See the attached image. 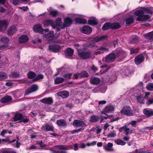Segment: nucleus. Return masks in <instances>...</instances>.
<instances>
[{"instance_id": "f257e3e1", "label": "nucleus", "mask_w": 153, "mask_h": 153, "mask_svg": "<svg viewBox=\"0 0 153 153\" xmlns=\"http://www.w3.org/2000/svg\"><path fill=\"white\" fill-rule=\"evenodd\" d=\"M78 56L79 57L83 60L89 59L91 57V53L89 52L85 51V48H77Z\"/></svg>"}, {"instance_id": "f03ea898", "label": "nucleus", "mask_w": 153, "mask_h": 153, "mask_svg": "<svg viewBox=\"0 0 153 153\" xmlns=\"http://www.w3.org/2000/svg\"><path fill=\"white\" fill-rule=\"evenodd\" d=\"M113 52L116 55V57L121 59L125 58L127 55V53L120 48H117Z\"/></svg>"}, {"instance_id": "7ed1b4c3", "label": "nucleus", "mask_w": 153, "mask_h": 153, "mask_svg": "<svg viewBox=\"0 0 153 153\" xmlns=\"http://www.w3.org/2000/svg\"><path fill=\"white\" fill-rule=\"evenodd\" d=\"M120 113L128 116H131L134 115L133 111L130 107L129 106H126L123 107V109L120 111Z\"/></svg>"}, {"instance_id": "20e7f679", "label": "nucleus", "mask_w": 153, "mask_h": 153, "mask_svg": "<svg viewBox=\"0 0 153 153\" xmlns=\"http://www.w3.org/2000/svg\"><path fill=\"white\" fill-rule=\"evenodd\" d=\"M116 59V55L114 52L109 54L105 58V61L107 63H112L114 62Z\"/></svg>"}, {"instance_id": "39448f33", "label": "nucleus", "mask_w": 153, "mask_h": 153, "mask_svg": "<svg viewBox=\"0 0 153 153\" xmlns=\"http://www.w3.org/2000/svg\"><path fill=\"white\" fill-rule=\"evenodd\" d=\"M38 89V86L36 84L33 85L26 90L25 93V95H28L31 93L36 91Z\"/></svg>"}, {"instance_id": "423d86ee", "label": "nucleus", "mask_w": 153, "mask_h": 153, "mask_svg": "<svg viewBox=\"0 0 153 153\" xmlns=\"http://www.w3.org/2000/svg\"><path fill=\"white\" fill-rule=\"evenodd\" d=\"M115 107L114 106L109 105L106 106L103 109V110L101 112L102 114H105L108 116L106 114V113H111L114 111Z\"/></svg>"}, {"instance_id": "0eeeda50", "label": "nucleus", "mask_w": 153, "mask_h": 153, "mask_svg": "<svg viewBox=\"0 0 153 153\" xmlns=\"http://www.w3.org/2000/svg\"><path fill=\"white\" fill-rule=\"evenodd\" d=\"M42 131L53 132L54 131V127L53 126H51L48 123H46L41 128Z\"/></svg>"}, {"instance_id": "6e6552de", "label": "nucleus", "mask_w": 153, "mask_h": 153, "mask_svg": "<svg viewBox=\"0 0 153 153\" xmlns=\"http://www.w3.org/2000/svg\"><path fill=\"white\" fill-rule=\"evenodd\" d=\"M73 125L74 127L76 128L80 127H85L87 126L84 122L79 120H75L73 123Z\"/></svg>"}, {"instance_id": "1a4fd4ad", "label": "nucleus", "mask_w": 153, "mask_h": 153, "mask_svg": "<svg viewBox=\"0 0 153 153\" xmlns=\"http://www.w3.org/2000/svg\"><path fill=\"white\" fill-rule=\"evenodd\" d=\"M80 31L86 34H90L92 31V28L88 26L85 25L80 29Z\"/></svg>"}, {"instance_id": "9d476101", "label": "nucleus", "mask_w": 153, "mask_h": 153, "mask_svg": "<svg viewBox=\"0 0 153 153\" xmlns=\"http://www.w3.org/2000/svg\"><path fill=\"white\" fill-rule=\"evenodd\" d=\"M8 25L7 21L5 20H0V31L4 32Z\"/></svg>"}, {"instance_id": "9b49d317", "label": "nucleus", "mask_w": 153, "mask_h": 153, "mask_svg": "<svg viewBox=\"0 0 153 153\" xmlns=\"http://www.w3.org/2000/svg\"><path fill=\"white\" fill-rule=\"evenodd\" d=\"M43 23L45 27L51 26L54 29L56 28V25L54 21L53 20L47 19L44 21Z\"/></svg>"}, {"instance_id": "f8f14e48", "label": "nucleus", "mask_w": 153, "mask_h": 153, "mask_svg": "<svg viewBox=\"0 0 153 153\" xmlns=\"http://www.w3.org/2000/svg\"><path fill=\"white\" fill-rule=\"evenodd\" d=\"M107 37V36H102L100 37H95L91 38V40L90 43L95 45L96 43L102 40L106 39Z\"/></svg>"}, {"instance_id": "ddd939ff", "label": "nucleus", "mask_w": 153, "mask_h": 153, "mask_svg": "<svg viewBox=\"0 0 153 153\" xmlns=\"http://www.w3.org/2000/svg\"><path fill=\"white\" fill-rule=\"evenodd\" d=\"M60 46L57 45H51L48 46V50L52 52H57L60 50Z\"/></svg>"}, {"instance_id": "4468645a", "label": "nucleus", "mask_w": 153, "mask_h": 153, "mask_svg": "<svg viewBox=\"0 0 153 153\" xmlns=\"http://www.w3.org/2000/svg\"><path fill=\"white\" fill-rule=\"evenodd\" d=\"M64 53L67 58L70 59L73 55L74 50L70 48H68L65 50Z\"/></svg>"}, {"instance_id": "2eb2a0df", "label": "nucleus", "mask_w": 153, "mask_h": 153, "mask_svg": "<svg viewBox=\"0 0 153 153\" xmlns=\"http://www.w3.org/2000/svg\"><path fill=\"white\" fill-rule=\"evenodd\" d=\"M144 56L142 54H140L136 56L134 59V62L136 65H138L144 61Z\"/></svg>"}, {"instance_id": "dca6fc26", "label": "nucleus", "mask_w": 153, "mask_h": 153, "mask_svg": "<svg viewBox=\"0 0 153 153\" xmlns=\"http://www.w3.org/2000/svg\"><path fill=\"white\" fill-rule=\"evenodd\" d=\"M33 30L35 32L41 34L43 33V29L40 24L35 25L33 27Z\"/></svg>"}, {"instance_id": "f3484780", "label": "nucleus", "mask_w": 153, "mask_h": 153, "mask_svg": "<svg viewBox=\"0 0 153 153\" xmlns=\"http://www.w3.org/2000/svg\"><path fill=\"white\" fill-rule=\"evenodd\" d=\"M40 101L45 104H47L48 105H51L53 102V100L52 98L51 97H45L41 100Z\"/></svg>"}, {"instance_id": "a211bd4d", "label": "nucleus", "mask_w": 153, "mask_h": 153, "mask_svg": "<svg viewBox=\"0 0 153 153\" xmlns=\"http://www.w3.org/2000/svg\"><path fill=\"white\" fill-rule=\"evenodd\" d=\"M143 112L147 117H149L153 116V109L151 108H145L143 110Z\"/></svg>"}, {"instance_id": "6ab92c4d", "label": "nucleus", "mask_w": 153, "mask_h": 153, "mask_svg": "<svg viewBox=\"0 0 153 153\" xmlns=\"http://www.w3.org/2000/svg\"><path fill=\"white\" fill-rule=\"evenodd\" d=\"M18 40L20 44L25 43L28 41L29 38L25 35H22L19 37Z\"/></svg>"}, {"instance_id": "aec40b11", "label": "nucleus", "mask_w": 153, "mask_h": 153, "mask_svg": "<svg viewBox=\"0 0 153 153\" xmlns=\"http://www.w3.org/2000/svg\"><path fill=\"white\" fill-rule=\"evenodd\" d=\"M12 100V97L10 96L7 95L2 98L0 102L3 103H9L11 102Z\"/></svg>"}, {"instance_id": "412c9836", "label": "nucleus", "mask_w": 153, "mask_h": 153, "mask_svg": "<svg viewBox=\"0 0 153 153\" xmlns=\"http://www.w3.org/2000/svg\"><path fill=\"white\" fill-rule=\"evenodd\" d=\"M139 39L137 36L134 35L132 36L131 37L130 40V43L134 44H135L139 42Z\"/></svg>"}, {"instance_id": "4be33fe9", "label": "nucleus", "mask_w": 153, "mask_h": 153, "mask_svg": "<svg viewBox=\"0 0 153 153\" xmlns=\"http://www.w3.org/2000/svg\"><path fill=\"white\" fill-rule=\"evenodd\" d=\"M17 31L16 27L14 26L10 27L7 30V35L8 36H11Z\"/></svg>"}, {"instance_id": "5701e85b", "label": "nucleus", "mask_w": 153, "mask_h": 153, "mask_svg": "<svg viewBox=\"0 0 153 153\" xmlns=\"http://www.w3.org/2000/svg\"><path fill=\"white\" fill-rule=\"evenodd\" d=\"M100 79L96 77H92L90 80V83L93 85H98L100 83Z\"/></svg>"}, {"instance_id": "b1692460", "label": "nucleus", "mask_w": 153, "mask_h": 153, "mask_svg": "<svg viewBox=\"0 0 153 153\" xmlns=\"http://www.w3.org/2000/svg\"><path fill=\"white\" fill-rule=\"evenodd\" d=\"M111 28L113 30L118 29L121 27V25L117 22L111 23Z\"/></svg>"}, {"instance_id": "393cba45", "label": "nucleus", "mask_w": 153, "mask_h": 153, "mask_svg": "<svg viewBox=\"0 0 153 153\" xmlns=\"http://www.w3.org/2000/svg\"><path fill=\"white\" fill-rule=\"evenodd\" d=\"M56 124L59 126L65 127L67 126L65 120L63 119L57 120L56 121Z\"/></svg>"}, {"instance_id": "a878e982", "label": "nucleus", "mask_w": 153, "mask_h": 153, "mask_svg": "<svg viewBox=\"0 0 153 153\" xmlns=\"http://www.w3.org/2000/svg\"><path fill=\"white\" fill-rule=\"evenodd\" d=\"M54 32L53 31H51L48 33L45 34V37L49 40H51L54 36Z\"/></svg>"}, {"instance_id": "bb28decb", "label": "nucleus", "mask_w": 153, "mask_h": 153, "mask_svg": "<svg viewBox=\"0 0 153 153\" xmlns=\"http://www.w3.org/2000/svg\"><path fill=\"white\" fill-rule=\"evenodd\" d=\"M88 25H95L98 23L97 20L95 18L90 19L88 20Z\"/></svg>"}, {"instance_id": "cd10ccee", "label": "nucleus", "mask_w": 153, "mask_h": 153, "mask_svg": "<svg viewBox=\"0 0 153 153\" xmlns=\"http://www.w3.org/2000/svg\"><path fill=\"white\" fill-rule=\"evenodd\" d=\"M23 118V116L22 114L17 113H16L14 117V122H16L18 120L21 121Z\"/></svg>"}, {"instance_id": "c85d7f7f", "label": "nucleus", "mask_w": 153, "mask_h": 153, "mask_svg": "<svg viewBox=\"0 0 153 153\" xmlns=\"http://www.w3.org/2000/svg\"><path fill=\"white\" fill-rule=\"evenodd\" d=\"M144 36L147 39H149L150 41H153V31L145 34Z\"/></svg>"}, {"instance_id": "c756f323", "label": "nucleus", "mask_w": 153, "mask_h": 153, "mask_svg": "<svg viewBox=\"0 0 153 153\" xmlns=\"http://www.w3.org/2000/svg\"><path fill=\"white\" fill-rule=\"evenodd\" d=\"M74 20L76 23L79 24H85L87 22L86 19L79 18H75Z\"/></svg>"}, {"instance_id": "7c9ffc66", "label": "nucleus", "mask_w": 153, "mask_h": 153, "mask_svg": "<svg viewBox=\"0 0 153 153\" xmlns=\"http://www.w3.org/2000/svg\"><path fill=\"white\" fill-rule=\"evenodd\" d=\"M99 118L98 116L95 115H92L90 117L89 121L91 123H96L99 120Z\"/></svg>"}, {"instance_id": "2f4dec72", "label": "nucleus", "mask_w": 153, "mask_h": 153, "mask_svg": "<svg viewBox=\"0 0 153 153\" xmlns=\"http://www.w3.org/2000/svg\"><path fill=\"white\" fill-rule=\"evenodd\" d=\"M7 77L8 75L6 73L2 71H0V81L4 80Z\"/></svg>"}, {"instance_id": "473e14b6", "label": "nucleus", "mask_w": 153, "mask_h": 153, "mask_svg": "<svg viewBox=\"0 0 153 153\" xmlns=\"http://www.w3.org/2000/svg\"><path fill=\"white\" fill-rule=\"evenodd\" d=\"M150 18V16L149 15H143L142 18L137 17L136 19V20L141 21L147 20Z\"/></svg>"}, {"instance_id": "72a5a7b5", "label": "nucleus", "mask_w": 153, "mask_h": 153, "mask_svg": "<svg viewBox=\"0 0 153 153\" xmlns=\"http://www.w3.org/2000/svg\"><path fill=\"white\" fill-rule=\"evenodd\" d=\"M64 81V79L63 78L57 77L54 80V83L55 84H58L62 83Z\"/></svg>"}, {"instance_id": "f704fd0d", "label": "nucleus", "mask_w": 153, "mask_h": 153, "mask_svg": "<svg viewBox=\"0 0 153 153\" xmlns=\"http://www.w3.org/2000/svg\"><path fill=\"white\" fill-rule=\"evenodd\" d=\"M111 23L106 22L104 24L102 27V29L103 30L105 31L109 30L111 28Z\"/></svg>"}, {"instance_id": "c9c22d12", "label": "nucleus", "mask_w": 153, "mask_h": 153, "mask_svg": "<svg viewBox=\"0 0 153 153\" xmlns=\"http://www.w3.org/2000/svg\"><path fill=\"white\" fill-rule=\"evenodd\" d=\"M145 97L142 95H140L136 96V99L137 101L140 103L143 104L144 103V99Z\"/></svg>"}, {"instance_id": "e433bc0d", "label": "nucleus", "mask_w": 153, "mask_h": 153, "mask_svg": "<svg viewBox=\"0 0 153 153\" xmlns=\"http://www.w3.org/2000/svg\"><path fill=\"white\" fill-rule=\"evenodd\" d=\"M144 13L143 11L142 10H136L134 13L135 15L138 16V17L142 18Z\"/></svg>"}, {"instance_id": "4c0bfd02", "label": "nucleus", "mask_w": 153, "mask_h": 153, "mask_svg": "<svg viewBox=\"0 0 153 153\" xmlns=\"http://www.w3.org/2000/svg\"><path fill=\"white\" fill-rule=\"evenodd\" d=\"M27 77L29 79H34L35 78L36 74L35 73L31 71H30L27 74Z\"/></svg>"}, {"instance_id": "58836bf2", "label": "nucleus", "mask_w": 153, "mask_h": 153, "mask_svg": "<svg viewBox=\"0 0 153 153\" xmlns=\"http://www.w3.org/2000/svg\"><path fill=\"white\" fill-rule=\"evenodd\" d=\"M79 78H86L88 77V74L85 71H82L81 72L79 73Z\"/></svg>"}, {"instance_id": "ea45409f", "label": "nucleus", "mask_w": 153, "mask_h": 153, "mask_svg": "<svg viewBox=\"0 0 153 153\" xmlns=\"http://www.w3.org/2000/svg\"><path fill=\"white\" fill-rule=\"evenodd\" d=\"M73 20L70 17H67L65 18L64 20V22L65 24L68 25V26L71 25Z\"/></svg>"}, {"instance_id": "a19ab883", "label": "nucleus", "mask_w": 153, "mask_h": 153, "mask_svg": "<svg viewBox=\"0 0 153 153\" xmlns=\"http://www.w3.org/2000/svg\"><path fill=\"white\" fill-rule=\"evenodd\" d=\"M44 78L43 75L42 74H39L37 76L36 75L35 78L31 80V82H34L43 79Z\"/></svg>"}, {"instance_id": "79ce46f5", "label": "nucleus", "mask_w": 153, "mask_h": 153, "mask_svg": "<svg viewBox=\"0 0 153 153\" xmlns=\"http://www.w3.org/2000/svg\"><path fill=\"white\" fill-rule=\"evenodd\" d=\"M16 139H15L16 141V144H13L12 143V145H13L14 147H16V148H19L20 145V143L18 142V141L19 140V137L18 136H16Z\"/></svg>"}, {"instance_id": "37998d69", "label": "nucleus", "mask_w": 153, "mask_h": 153, "mask_svg": "<svg viewBox=\"0 0 153 153\" xmlns=\"http://www.w3.org/2000/svg\"><path fill=\"white\" fill-rule=\"evenodd\" d=\"M134 21V19L132 17L127 18L125 21L127 25H130Z\"/></svg>"}, {"instance_id": "c03bdc74", "label": "nucleus", "mask_w": 153, "mask_h": 153, "mask_svg": "<svg viewBox=\"0 0 153 153\" xmlns=\"http://www.w3.org/2000/svg\"><path fill=\"white\" fill-rule=\"evenodd\" d=\"M60 95L63 98H66L69 95V93L66 91H63L60 93Z\"/></svg>"}, {"instance_id": "a18cd8bd", "label": "nucleus", "mask_w": 153, "mask_h": 153, "mask_svg": "<svg viewBox=\"0 0 153 153\" xmlns=\"http://www.w3.org/2000/svg\"><path fill=\"white\" fill-rule=\"evenodd\" d=\"M19 74L17 72H12L9 75V77L13 78H17L19 77Z\"/></svg>"}, {"instance_id": "49530a36", "label": "nucleus", "mask_w": 153, "mask_h": 153, "mask_svg": "<svg viewBox=\"0 0 153 153\" xmlns=\"http://www.w3.org/2000/svg\"><path fill=\"white\" fill-rule=\"evenodd\" d=\"M9 138H7L6 139H2L1 140H2V142H4V143H6L7 142V144H11L12 143L15 142L16 141V140L15 139H13L12 141H10L9 140Z\"/></svg>"}, {"instance_id": "de8ad7c7", "label": "nucleus", "mask_w": 153, "mask_h": 153, "mask_svg": "<svg viewBox=\"0 0 153 153\" xmlns=\"http://www.w3.org/2000/svg\"><path fill=\"white\" fill-rule=\"evenodd\" d=\"M58 11L56 10H53L50 11V15L53 17H56V15H58Z\"/></svg>"}, {"instance_id": "09e8293b", "label": "nucleus", "mask_w": 153, "mask_h": 153, "mask_svg": "<svg viewBox=\"0 0 153 153\" xmlns=\"http://www.w3.org/2000/svg\"><path fill=\"white\" fill-rule=\"evenodd\" d=\"M72 75V73H67V74H64L63 76L64 78V79H69L71 78Z\"/></svg>"}, {"instance_id": "8fccbe9b", "label": "nucleus", "mask_w": 153, "mask_h": 153, "mask_svg": "<svg viewBox=\"0 0 153 153\" xmlns=\"http://www.w3.org/2000/svg\"><path fill=\"white\" fill-rule=\"evenodd\" d=\"M61 19L60 18H58L56 19L55 22L56 27H59L61 26Z\"/></svg>"}, {"instance_id": "3c124183", "label": "nucleus", "mask_w": 153, "mask_h": 153, "mask_svg": "<svg viewBox=\"0 0 153 153\" xmlns=\"http://www.w3.org/2000/svg\"><path fill=\"white\" fill-rule=\"evenodd\" d=\"M84 128H79L77 130H75L73 131H69V133H70L71 134H74L78 133L79 132H80L81 131H82L84 130Z\"/></svg>"}, {"instance_id": "603ef678", "label": "nucleus", "mask_w": 153, "mask_h": 153, "mask_svg": "<svg viewBox=\"0 0 153 153\" xmlns=\"http://www.w3.org/2000/svg\"><path fill=\"white\" fill-rule=\"evenodd\" d=\"M115 142L117 144L122 146L124 145L126 143L125 142L119 139H117L115 141Z\"/></svg>"}, {"instance_id": "864d4df0", "label": "nucleus", "mask_w": 153, "mask_h": 153, "mask_svg": "<svg viewBox=\"0 0 153 153\" xmlns=\"http://www.w3.org/2000/svg\"><path fill=\"white\" fill-rule=\"evenodd\" d=\"M1 42L3 43H7L9 41V39L6 37H3L1 39Z\"/></svg>"}, {"instance_id": "5fc2aeb1", "label": "nucleus", "mask_w": 153, "mask_h": 153, "mask_svg": "<svg viewBox=\"0 0 153 153\" xmlns=\"http://www.w3.org/2000/svg\"><path fill=\"white\" fill-rule=\"evenodd\" d=\"M55 147H58V149L59 150H67L68 149L67 148L64 147V146L63 145H56Z\"/></svg>"}, {"instance_id": "6e6d98bb", "label": "nucleus", "mask_w": 153, "mask_h": 153, "mask_svg": "<svg viewBox=\"0 0 153 153\" xmlns=\"http://www.w3.org/2000/svg\"><path fill=\"white\" fill-rule=\"evenodd\" d=\"M147 89L150 91L153 90V83H151L146 86Z\"/></svg>"}, {"instance_id": "4d7b16f0", "label": "nucleus", "mask_w": 153, "mask_h": 153, "mask_svg": "<svg viewBox=\"0 0 153 153\" xmlns=\"http://www.w3.org/2000/svg\"><path fill=\"white\" fill-rule=\"evenodd\" d=\"M130 53L131 54L135 53H137L138 52L139 50L137 49H134L133 48H131L130 49Z\"/></svg>"}, {"instance_id": "13d9d810", "label": "nucleus", "mask_w": 153, "mask_h": 153, "mask_svg": "<svg viewBox=\"0 0 153 153\" xmlns=\"http://www.w3.org/2000/svg\"><path fill=\"white\" fill-rule=\"evenodd\" d=\"M143 10L146 12V13L152 14L153 13V12L150 9L147 7H145L143 8Z\"/></svg>"}, {"instance_id": "bf43d9fd", "label": "nucleus", "mask_w": 153, "mask_h": 153, "mask_svg": "<svg viewBox=\"0 0 153 153\" xmlns=\"http://www.w3.org/2000/svg\"><path fill=\"white\" fill-rule=\"evenodd\" d=\"M19 92L18 91H15L12 92L11 94L15 98H18L20 97L19 95H18Z\"/></svg>"}, {"instance_id": "052dcab7", "label": "nucleus", "mask_w": 153, "mask_h": 153, "mask_svg": "<svg viewBox=\"0 0 153 153\" xmlns=\"http://www.w3.org/2000/svg\"><path fill=\"white\" fill-rule=\"evenodd\" d=\"M1 153H16V152L13 150L7 151L3 150L1 151Z\"/></svg>"}, {"instance_id": "680f3d73", "label": "nucleus", "mask_w": 153, "mask_h": 153, "mask_svg": "<svg viewBox=\"0 0 153 153\" xmlns=\"http://www.w3.org/2000/svg\"><path fill=\"white\" fill-rule=\"evenodd\" d=\"M124 75L125 76H128L130 74L131 72L130 71V70L129 69H126L124 70Z\"/></svg>"}, {"instance_id": "e2e57ef3", "label": "nucleus", "mask_w": 153, "mask_h": 153, "mask_svg": "<svg viewBox=\"0 0 153 153\" xmlns=\"http://www.w3.org/2000/svg\"><path fill=\"white\" fill-rule=\"evenodd\" d=\"M146 104L148 105H149L151 104H153V98L149 99L147 101Z\"/></svg>"}, {"instance_id": "0e129e2a", "label": "nucleus", "mask_w": 153, "mask_h": 153, "mask_svg": "<svg viewBox=\"0 0 153 153\" xmlns=\"http://www.w3.org/2000/svg\"><path fill=\"white\" fill-rule=\"evenodd\" d=\"M29 121V119L28 118H26L25 119L22 118V119L20 121V122H22L24 123H28Z\"/></svg>"}, {"instance_id": "69168bd1", "label": "nucleus", "mask_w": 153, "mask_h": 153, "mask_svg": "<svg viewBox=\"0 0 153 153\" xmlns=\"http://www.w3.org/2000/svg\"><path fill=\"white\" fill-rule=\"evenodd\" d=\"M116 136V134L115 133H114V132H111L110 134H109L107 135V137L108 138L111 137L113 138L114 137Z\"/></svg>"}, {"instance_id": "338daca9", "label": "nucleus", "mask_w": 153, "mask_h": 153, "mask_svg": "<svg viewBox=\"0 0 153 153\" xmlns=\"http://www.w3.org/2000/svg\"><path fill=\"white\" fill-rule=\"evenodd\" d=\"M100 50L104 51H108V49L107 48H105L103 46H102L100 47Z\"/></svg>"}, {"instance_id": "774afa93", "label": "nucleus", "mask_w": 153, "mask_h": 153, "mask_svg": "<svg viewBox=\"0 0 153 153\" xmlns=\"http://www.w3.org/2000/svg\"><path fill=\"white\" fill-rule=\"evenodd\" d=\"M53 153H67V152L63 151H55L53 150Z\"/></svg>"}]
</instances>
